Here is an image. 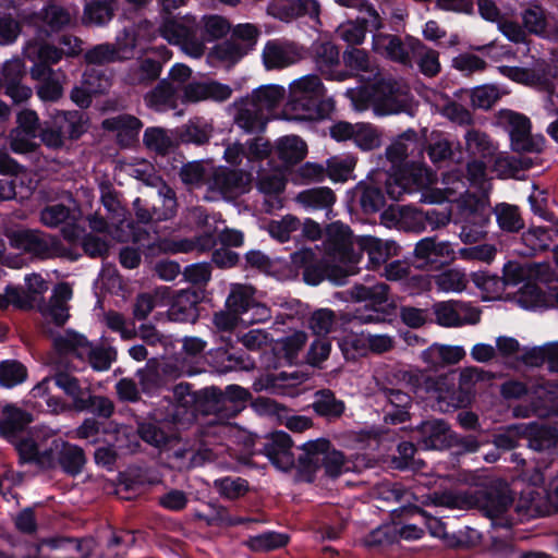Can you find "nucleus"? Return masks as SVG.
<instances>
[{
    "label": "nucleus",
    "mask_w": 558,
    "mask_h": 558,
    "mask_svg": "<svg viewBox=\"0 0 558 558\" xmlns=\"http://www.w3.org/2000/svg\"><path fill=\"white\" fill-rule=\"evenodd\" d=\"M430 504L448 509H477L493 521L500 520V525H510L507 512L513 504V497L507 485L492 483L463 492L446 490L428 496Z\"/></svg>",
    "instance_id": "1"
},
{
    "label": "nucleus",
    "mask_w": 558,
    "mask_h": 558,
    "mask_svg": "<svg viewBox=\"0 0 558 558\" xmlns=\"http://www.w3.org/2000/svg\"><path fill=\"white\" fill-rule=\"evenodd\" d=\"M325 94L326 88L317 75L296 78L289 85L286 111L296 120L323 119L333 108L331 99H324Z\"/></svg>",
    "instance_id": "2"
},
{
    "label": "nucleus",
    "mask_w": 558,
    "mask_h": 558,
    "mask_svg": "<svg viewBox=\"0 0 558 558\" xmlns=\"http://www.w3.org/2000/svg\"><path fill=\"white\" fill-rule=\"evenodd\" d=\"M402 379L414 390H424L434 398L440 411L447 412L470 403L468 393L457 389L453 378L449 375L432 377L420 369H414L404 372Z\"/></svg>",
    "instance_id": "3"
},
{
    "label": "nucleus",
    "mask_w": 558,
    "mask_h": 558,
    "mask_svg": "<svg viewBox=\"0 0 558 558\" xmlns=\"http://www.w3.org/2000/svg\"><path fill=\"white\" fill-rule=\"evenodd\" d=\"M52 384L59 387L71 399L72 409L78 412L87 410V401L90 400L89 388L83 387L78 379L72 375L59 372L53 378H44L32 389L33 398L43 399L49 412L60 413L66 409L65 403L61 399L50 396V387Z\"/></svg>",
    "instance_id": "4"
},
{
    "label": "nucleus",
    "mask_w": 558,
    "mask_h": 558,
    "mask_svg": "<svg viewBox=\"0 0 558 558\" xmlns=\"http://www.w3.org/2000/svg\"><path fill=\"white\" fill-rule=\"evenodd\" d=\"M302 451L298 461L300 469L306 473L312 474L323 468L327 476L335 478L351 469L343 453L332 448L328 439L307 441L302 446Z\"/></svg>",
    "instance_id": "5"
},
{
    "label": "nucleus",
    "mask_w": 558,
    "mask_h": 558,
    "mask_svg": "<svg viewBox=\"0 0 558 558\" xmlns=\"http://www.w3.org/2000/svg\"><path fill=\"white\" fill-rule=\"evenodd\" d=\"M327 250L333 259L343 266H333L328 276L336 284H343L345 278L356 274L359 256L352 250V234L348 226L337 221L327 227Z\"/></svg>",
    "instance_id": "6"
},
{
    "label": "nucleus",
    "mask_w": 558,
    "mask_h": 558,
    "mask_svg": "<svg viewBox=\"0 0 558 558\" xmlns=\"http://www.w3.org/2000/svg\"><path fill=\"white\" fill-rule=\"evenodd\" d=\"M56 350L62 355H73L87 361L96 371H106L116 360V350L95 347L84 336L74 331H65L53 339Z\"/></svg>",
    "instance_id": "7"
},
{
    "label": "nucleus",
    "mask_w": 558,
    "mask_h": 558,
    "mask_svg": "<svg viewBox=\"0 0 558 558\" xmlns=\"http://www.w3.org/2000/svg\"><path fill=\"white\" fill-rule=\"evenodd\" d=\"M351 296L359 301H369L356 307L350 313H340L339 319L343 324L357 323L360 325L380 324L386 320L385 312L379 307L388 300V287L385 283H378L373 287L355 286L351 290Z\"/></svg>",
    "instance_id": "8"
},
{
    "label": "nucleus",
    "mask_w": 558,
    "mask_h": 558,
    "mask_svg": "<svg viewBox=\"0 0 558 558\" xmlns=\"http://www.w3.org/2000/svg\"><path fill=\"white\" fill-rule=\"evenodd\" d=\"M498 123L508 133L513 151L539 154L544 150L545 137L541 134H532V123L526 116L504 109L498 113Z\"/></svg>",
    "instance_id": "9"
},
{
    "label": "nucleus",
    "mask_w": 558,
    "mask_h": 558,
    "mask_svg": "<svg viewBox=\"0 0 558 558\" xmlns=\"http://www.w3.org/2000/svg\"><path fill=\"white\" fill-rule=\"evenodd\" d=\"M63 439L44 430H34L16 444L20 458L24 462L36 464L40 469L50 470L58 465Z\"/></svg>",
    "instance_id": "10"
},
{
    "label": "nucleus",
    "mask_w": 558,
    "mask_h": 558,
    "mask_svg": "<svg viewBox=\"0 0 558 558\" xmlns=\"http://www.w3.org/2000/svg\"><path fill=\"white\" fill-rule=\"evenodd\" d=\"M12 247L38 259H52L68 255V248L49 233L38 230L14 231L9 235Z\"/></svg>",
    "instance_id": "11"
},
{
    "label": "nucleus",
    "mask_w": 558,
    "mask_h": 558,
    "mask_svg": "<svg viewBox=\"0 0 558 558\" xmlns=\"http://www.w3.org/2000/svg\"><path fill=\"white\" fill-rule=\"evenodd\" d=\"M251 183V171L226 167L213 168L207 179L208 195L205 198L209 201H215L218 197L233 199L246 193Z\"/></svg>",
    "instance_id": "12"
},
{
    "label": "nucleus",
    "mask_w": 558,
    "mask_h": 558,
    "mask_svg": "<svg viewBox=\"0 0 558 558\" xmlns=\"http://www.w3.org/2000/svg\"><path fill=\"white\" fill-rule=\"evenodd\" d=\"M410 102V88L401 81L381 80L373 85L372 107L377 116L403 111Z\"/></svg>",
    "instance_id": "13"
},
{
    "label": "nucleus",
    "mask_w": 558,
    "mask_h": 558,
    "mask_svg": "<svg viewBox=\"0 0 558 558\" xmlns=\"http://www.w3.org/2000/svg\"><path fill=\"white\" fill-rule=\"evenodd\" d=\"M250 393L246 389L230 385L226 391L217 388H207L203 391L204 413H214L220 418L233 417L240 411L239 402L247 400Z\"/></svg>",
    "instance_id": "14"
},
{
    "label": "nucleus",
    "mask_w": 558,
    "mask_h": 558,
    "mask_svg": "<svg viewBox=\"0 0 558 558\" xmlns=\"http://www.w3.org/2000/svg\"><path fill=\"white\" fill-rule=\"evenodd\" d=\"M135 46V37L131 32L124 29L123 38L119 36L114 44L96 45L85 52L84 58L88 64L105 65L130 59Z\"/></svg>",
    "instance_id": "15"
},
{
    "label": "nucleus",
    "mask_w": 558,
    "mask_h": 558,
    "mask_svg": "<svg viewBox=\"0 0 558 558\" xmlns=\"http://www.w3.org/2000/svg\"><path fill=\"white\" fill-rule=\"evenodd\" d=\"M414 258L417 268L437 270L454 259V250L449 242L428 236L416 243Z\"/></svg>",
    "instance_id": "16"
},
{
    "label": "nucleus",
    "mask_w": 558,
    "mask_h": 558,
    "mask_svg": "<svg viewBox=\"0 0 558 558\" xmlns=\"http://www.w3.org/2000/svg\"><path fill=\"white\" fill-rule=\"evenodd\" d=\"M529 447L539 457L538 468H547L558 457V435L553 428L526 425L523 430Z\"/></svg>",
    "instance_id": "17"
},
{
    "label": "nucleus",
    "mask_w": 558,
    "mask_h": 558,
    "mask_svg": "<svg viewBox=\"0 0 558 558\" xmlns=\"http://www.w3.org/2000/svg\"><path fill=\"white\" fill-rule=\"evenodd\" d=\"M544 476L537 471L532 477V484L527 485L520 495L517 509L524 512L529 517L549 515V501L546 499L545 489L539 485L543 484Z\"/></svg>",
    "instance_id": "18"
},
{
    "label": "nucleus",
    "mask_w": 558,
    "mask_h": 558,
    "mask_svg": "<svg viewBox=\"0 0 558 558\" xmlns=\"http://www.w3.org/2000/svg\"><path fill=\"white\" fill-rule=\"evenodd\" d=\"M303 59V50L294 43L271 40L263 50V61L268 70L283 69Z\"/></svg>",
    "instance_id": "19"
},
{
    "label": "nucleus",
    "mask_w": 558,
    "mask_h": 558,
    "mask_svg": "<svg viewBox=\"0 0 558 558\" xmlns=\"http://www.w3.org/2000/svg\"><path fill=\"white\" fill-rule=\"evenodd\" d=\"M232 89L216 81H195L183 87L182 102H199L205 100L225 101L231 97Z\"/></svg>",
    "instance_id": "20"
},
{
    "label": "nucleus",
    "mask_w": 558,
    "mask_h": 558,
    "mask_svg": "<svg viewBox=\"0 0 558 558\" xmlns=\"http://www.w3.org/2000/svg\"><path fill=\"white\" fill-rule=\"evenodd\" d=\"M292 440L284 432H276L270 435L264 447V452L270 462L279 470H290L295 462L291 451Z\"/></svg>",
    "instance_id": "21"
},
{
    "label": "nucleus",
    "mask_w": 558,
    "mask_h": 558,
    "mask_svg": "<svg viewBox=\"0 0 558 558\" xmlns=\"http://www.w3.org/2000/svg\"><path fill=\"white\" fill-rule=\"evenodd\" d=\"M234 124L247 134L262 133L265 131L269 117L255 102L247 98L236 104Z\"/></svg>",
    "instance_id": "22"
},
{
    "label": "nucleus",
    "mask_w": 558,
    "mask_h": 558,
    "mask_svg": "<svg viewBox=\"0 0 558 558\" xmlns=\"http://www.w3.org/2000/svg\"><path fill=\"white\" fill-rule=\"evenodd\" d=\"M287 180L282 171L272 170L259 173L256 182L257 190L265 195L266 211L282 207L280 195L286 189Z\"/></svg>",
    "instance_id": "23"
},
{
    "label": "nucleus",
    "mask_w": 558,
    "mask_h": 558,
    "mask_svg": "<svg viewBox=\"0 0 558 558\" xmlns=\"http://www.w3.org/2000/svg\"><path fill=\"white\" fill-rule=\"evenodd\" d=\"M417 445L423 449H441L451 438L449 425L442 420H428L417 427Z\"/></svg>",
    "instance_id": "24"
},
{
    "label": "nucleus",
    "mask_w": 558,
    "mask_h": 558,
    "mask_svg": "<svg viewBox=\"0 0 558 558\" xmlns=\"http://www.w3.org/2000/svg\"><path fill=\"white\" fill-rule=\"evenodd\" d=\"M198 295L195 291L181 290L175 295L171 293L168 303V317L172 322L194 323L197 318Z\"/></svg>",
    "instance_id": "25"
},
{
    "label": "nucleus",
    "mask_w": 558,
    "mask_h": 558,
    "mask_svg": "<svg viewBox=\"0 0 558 558\" xmlns=\"http://www.w3.org/2000/svg\"><path fill=\"white\" fill-rule=\"evenodd\" d=\"M72 288L69 283L58 284L49 300V303L41 308V314L58 326H62L69 319L68 302L72 298Z\"/></svg>",
    "instance_id": "26"
},
{
    "label": "nucleus",
    "mask_w": 558,
    "mask_h": 558,
    "mask_svg": "<svg viewBox=\"0 0 558 558\" xmlns=\"http://www.w3.org/2000/svg\"><path fill=\"white\" fill-rule=\"evenodd\" d=\"M313 59L317 70L327 78L344 80V74L335 71V68L339 65L340 56L337 46L332 43L324 41L314 44Z\"/></svg>",
    "instance_id": "27"
},
{
    "label": "nucleus",
    "mask_w": 558,
    "mask_h": 558,
    "mask_svg": "<svg viewBox=\"0 0 558 558\" xmlns=\"http://www.w3.org/2000/svg\"><path fill=\"white\" fill-rule=\"evenodd\" d=\"M49 547L48 558H87L92 554L90 541H78L72 538L47 539Z\"/></svg>",
    "instance_id": "28"
},
{
    "label": "nucleus",
    "mask_w": 558,
    "mask_h": 558,
    "mask_svg": "<svg viewBox=\"0 0 558 558\" xmlns=\"http://www.w3.org/2000/svg\"><path fill=\"white\" fill-rule=\"evenodd\" d=\"M171 299L169 287H159L149 293H141L133 304V316L137 320H144L156 307L168 306Z\"/></svg>",
    "instance_id": "29"
},
{
    "label": "nucleus",
    "mask_w": 558,
    "mask_h": 558,
    "mask_svg": "<svg viewBox=\"0 0 558 558\" xmlns=\"http://www.w3.org/2000/svg\"><path fill=\"white\" fill-rule=\"evenodd\" d=\"M426 525L433 536L442 538L449 547H464L480 542V534L473 529L461 531L459 537L450 536L446 532L445 524L437 518L426 517Z\"/></svg>",
    "instance_id": "30"
},
{
    "label": "nucleus",
    "mask_w": 558,
    "mask_h": 558,
    "mask_svg": "<svg viewBox=\"0 0 558 558\" xmlns=\"http://www.w3.org/2000/svg\"><path fill=\"white\" fill-rule=\"evenodd\" d=\"M359 246L362 252L368 256L372 268H377L387 259L397 254V246L393 242L383 241L374 236H362L359 240Z\"/></svg>",
    "instance_id": "31"
},
{
    "label": "nucleus",
    "mask_w": 558,
    "mask_h": 558,
    "mask_svg": "<svg viewBox=\"0 0 558 558\" xmlns=\"http://www.w3.org/2000/svg\"><path fill=\"white\" fill-rule=\"evenodd\" d=\"M195 21V17L190 15L182 17H177L172 14L162 15L160 17L158 32L169 44L178 45L182 41V38L187 34Z\"/></svg>",
    "instance_id": "32"
},
{
    "label": "nucleus",
    "mask_w": 558,
    "mask_h": 558,
    "mask_svg": "<svg viewBox=\"0 0 558 558\" xmlns=\"http://www.w3.org/2000/svg\"><path fill=\"white\" fill-rule=\"evenodd\" d=\"M312 408L317 415L328 421H335L342 416L345 404L342 400L337 399L331 390L322 389L315 392Z\"/></svg>",
    "instance_id": "33"
},
{
    "label": "nucleus",
    "mask_w": 558,
    "mask_h": 558,
    "mask_svg": "<svg viewBox=\"0 0 558 558\" xmlns=\"http://www.w3.org/2000/svg\"><path fill=\"white\" fill-rule=\"evenodd\" d=\"M464 140L466 151L474 157L488 159L494 158L497 153V144L485 132L471 129L465 133Z\"/></svg>",
    "instance_id": "34"
},
{
    "label": "nucleus",
    "mask_w": 558,
    "mask_h": 558,
    "mask_svg": "<svg viewBox=\"0 0 558 558\" xmlns=\"http://www.w3.org/2000/svg\"><path fill=\"white\" fill-rule=\"evenodd\" d=\"M295 199L307 210L330 211L336 202V195L329 187H314L300 192Z\"/></svg>",
    "instance_id": "35"
},
{
    "label": "nucleus",
    "mask_w": 558,
    "mask_h": 558,
    "mask_svg": "<svg viewBox=\"0 0 558 558\" xmlns=\"http://www.w3.org/2000/svg\"><path fill=\"white\" fill-rule=\"evenodd\" d=\"M383 393L392 408L387 411L386 421L392 424L407 421L409 418V408L412 404L411 396L401 390L391 388L383 389Z\"/></svg>",
    "instance_id": "36"
},
{
    "label": "nucleus",
    "mask_w": 558,
    "mask_h": 558,
    "mask_svg": "<svg viewBox=\"0 0 558 558\" xmlns=\"http://www.w3.org/2000/svg\"><path fill=\"white\" fill-rule=\"evenodd\" d=\"M390 217L395 225L402 230L411 232H422L426 229L424 223V211L410 206H402L385 214V218Z\"/></svg>",
    "instance_id": "37"
},
{
    "label": "nucleus",
    "mask_w": 558,
    "mask_h": 558,
    "mask_svg": "<svg viewBox=\"0 0 558 558\" xmlns=\"http://www.w3.org/2000/svg\"><path fill=\"white\" fill-rule=\"evenodd\" d=\"M177 92L178 86L172 85L168 80H162L145 95L144 100L149 108L162 111L175 107Z\"/></svg>",
    "instance_id": "38"
},
{
    "label": "nucleus",
    "mask_w": 558,
    "mask_h": 558,
    "mask_svg": "<svg viewBox=\"0 0 558 558\" xmlns=\"http://www.w3.org/2000/svg\"><path fill=\"white\" fill-rule=\"evenodd\" d=\"M142 126V122L136 117L130 114H119L108 118L102 122L105 130L117 132L120 141L123 142L125 138L126 143L137 136Z\"/></svg>",
    "instance_id": "39"
},
{
    "label": "nucleus",
    "mask_w": 558,
    "mask_h": 558,
    "mask_svg": "<svg viewBox=\"0 0 558 558\" xmlns=\"http://www.w3.org/2000/svg\"><path fill=\"white\" fill-rule=\"evenodd\" d=\"M32 422L27 412L13 405H5L0 412V432L12 438Z\"/></svg>",
    "instance_id": "40"
},
{
    "label": "nucleus",
    "mask_w": 558,
    "mask_h": 558,
    "mask_svg": "<svg viewBox=\"0 0 558 558\" xmlns=\"http://www.w3.org/2000/svg\"><path fill=\"white\" fill-rule=\"evenodd\" d=\"M53 117L69 140H77L88 130V119L81 111H58Z\"/></svg>",
    "instance_id": "41"
},
{
    "label": "nucleus",
    "mask_w": 558,
    "mask_h": 558,
    "mask_svg": "<svg viewBox=\"0 0 558 558\" xmlns=\"http://www.w3.org/2000/svg\"><path fill=\"white\" fill-rule=\"evenodd\" d=\"M501 73L510 80L537 88H548V77L543 68L525 69L502 66Z\"/></svg>",
    "instance_id": "42"
},
{
    "label": "nucleus",
    "mask_w": 558,
    "mask_h": 558,
    "mask_svg": "<svg viewBox=\"0 0 558 558\" xmlns=\"http://www.w3.org/2000/svg\"><path fill=\"white\" fill-rule=\"evenodd\" d=\"M418 149L416 133L408 131L387 147L386 156L392 165L401 166L409 155Z\"/></svg>",
    "instance_id": "43"
},
{
    "label": "nucleus",
    "mask_w": 558,
    "mask_h": 558,
    "mask_svg": "<svg viewBox=\"0 0 558 558\" xmlns=\"http://www.w3.org/2000/svg\"><path fill=\"white\" fill-rule=\"evenodd\" d=\"M374 497L378 500L400 504L402 507L411 505L417 498L411 490L405 489L399 483H380L374 488Z\"/></svg>",
    "instance_id": "44"
},
{
    "label": "nucleus",
    "mask_w": 558,
    "mask_h": 558,
    "mask_svg": "<svg viewBox=\"0 0 558 558\" xmlns=\"http://www.w3.org/2000/svg\"><path fill=\"white\" fill-rule=\"evenodd\" d=\"M490 218V208L475 197L466 198L460 208L461 223L486 227Z\"/></svg>",
    "instance_id": "45"
},
{
    "label": "nucleus",
    "mask_w": 558,
    "mask_h": 558,
    "mask_svg": "<svg viewBox=\"0 0 558 558\" xmlns=\"http://www.w3.org/2000/svg\"><path fill=\"white\" fill-rule=\"evenodd\" d=\"M255 288L248 284H232L230 294L226 301L227 308L234 311L240 316L250 313L255 305Z\"/></svg>",
    "instance_id": "46"
},
{
    "label": "nucleus",
    "mask_w": 558,
    "mask_h": 558,
    "mask_svg": "<svg viewBox=\"0 0 558 558\" xmlns=\"http://www.w3.org/2000/svg\"><path fill=\"white\" fill-rule=\"evenodd\" d=\"M276 149L281 160L287 163H296L306 156L307 145L296 135H288L277 141Z\"/></svg>",
    "instance_id": "47"
},
{
    "label": "nucleus",
    "mask_w": 558,
    "mask_h": 558,
    "mask_svg": "<svg viewBox=\"0 0 558 558\" xmlns=\"http://www.w3.org/2000/svg\"><path fill=\"white\" fill-rule=\"evenodd\" d=\"M86 463L84 450L73 444L63 440V448L60 450L58 465L69 475H77Z\"/></svg>",
    "instance_id": "48"
},
{
    "label": "nucleus",
    "mask_w": 558,
    "mask_h": 558,
    "mask_svg": "<svg viewBox=\"0 0 558 558\" xmlns=\"http://www.w3.org/2000/svg\"><path fill=\"white\" fill-rule=\"evenodd\" d=\"M286 90L282 86L268 85L259 87L254 90L250 97L251 101L255 102L256 107L269 117V113L280 104L283 99Z\"/></svg>",
    "instance_id": "49"
},
{
    "label": "nucleus",
    "mask_w": 558,
    "mask_h": 558,
    "mask_svg": "<svg viewBox=\"0 0 558 558\" xmlns=\"http://www.w3.org/2000/svg\"><path fill=\"white\" fill-rule=\"evenodd\" d=\"M35 23H41L48 26L51 31H59L71 24L70 12L57 4H49L43 8L34 16Z\"/></svg>",
    "instance_id": "50"
},
{
    "label": "nucleus",
    "mask_w": 558,
    "mask_h": 558,
    "mask_svg": "<svg viewBox=\"0 0 558 558\" xmlns=\"http://www.w3.org/2000/svg\"><path fill=\"white\" fill-rule=\"evenodd\" d=\"M413 54L420 71L428 77L436 76L440 72L439 52L417 41L413 46Z\"/></svg>",
    "instance_id": "51"
},
{
    "label": "nucleus",
    "mask_w": 558,
    "mask_h": 558,
    "mask_svg": "<svg viewBox=\"0 0 558 558\" xmlns=\"http://www.w3.org/2000/svg\"><path fill=\"white\" fill-rule=\"evenodd\" d=\"M398 539V526L384 524L363 538V545L369 550H383Z\"/></svg>",
    "instance_id": "52"
},
{
    "label": "nucleus",
    "mask_w": 558,
    "mask_h": 558,
    "mask_svg": "<svg viewBox=\"0 0 558 558\" xmlns=\"http://www.w3.org/2000/svg\"><path fill=\"white\" fill-rule=\"evenodd\" d=\"M533 165L530 158L514 157L507 154H497L494 159V169L500 177H514L519 171L529 169Z\"/></svg>",
    "instance_id": "53"
},
{
    "label": "nucleus",
    "mask_w": 558,
    "mask_h": 558,
    "mask_svg": "<svg viewBox=\"0 0 558 558\" xmlns=\"http://www.w3.org/2000/svg\"><path fill=\"white\" fill-rule=\"evenodd\" d=\"M343 61L352 70L368 73V78L378 74L377 65L369 59L368 53L359 48H349L343 53Z\"/></svg>",
    "instance_id": "54"
},
{
    "label": "nucleus",
    "mask_w": 558,
    "mask_h": 558,
    "mask_svg": "<svg viewBox=\"0 0 558 558\" xmlns=\"http://www.w3.org/2000/svg\"><path fill=\"white\" fill-rule=\"evenodd\" d=\"M435 283L438 290L442 292H462L466 289L469 279L464 271L451 268L435 277Z\"/></svg>",
    "instance_id": "55"
},
{
    "label": "nucleus",
    "mask_w": 558,
    "mask_h": 558,
    "mask_svg": "<svg viewBox=\"0 0 558 558\" xmlns=\"http://www.w3.org/2000/svg\"><path fill=\"white\" fill-rule=\"evenodd\" d=\"M145 146L159 155L168 154L173 147V140L169 132L162 128H148L144 132Z\"/></svg>",
    "instance_id": "56"
},
{
    "label": "nucleus",
    "mask_w": 558,
    "mask_h": 558,
    "mask_svg": "<svg viewBox=\"0 0 558 558\" xmlns=\"http://www.w3.org/2000/svg\"><path fill=\"white\" fill-rule=\"evenodd\" d=\"M161 73V63L153 59H144L141 63L131 70L129 82L133 85H147L159 77Z\"/></svg>",
    "instance_id": "57"
},
{
    "label": "nucleus",
    "mask_w": 558,
    "mask_h": 558,
    "mask_svg": "<svg viewBox=\"0 0 558 558\" xmlns=\"http://www.w3.org/2000/svg\"><path fill=\"white\" fill-rule=\"evenodd\" d=\"M375 47L391 60L400 63L409 61L408 52L402 41L393 35H378L375 37Z\"/></svg>",
    "instance_id": "58"
},
{
    "label": "nucleus",
    "mask_w": 558,
    "mask_h": 558,
    "mask_svg": "<svg viewBox=\"0 0 558 558\" xmlns=\"http://www.w3.org/2000/svg\"><path fill=\"white\" fill-rule=\"evenodd\" d=\"M522 241L531 253L545 251L554 242V230L545 227H532L522 234Z\"/></svg>",
    "instance_id": "59"
},
{
    "label": "nucleus",
    "mask_w": 558,
    "mask_h": 558,
    "mask_svg": "<svg viewBox=\"0 0 558 558\" xmlns=\"http://www.w3.org/2000/svg\"><path fill=\"white\" fill-rule=\"evenodd\" d=\"M213 167H206L202 162H189L180 170L182 182L191 189L207 186V179Z\"/></svg>",
    "instance_id": "60"
},
{
    "label": "nucleus",
    "mask_w": 558,
    "mask_h": 558,
    "mask_svg": "<svg viewBox=\"0 0 558 558\" xmlns=\"http://www.w3.org/2000/svg\"><path fill=\"white\" fill-rule=\"evenodd\" d=\"M495 214L497 222L502 230L517 232L523 228V220L517 206L509 204L497 205Z\"/></svg>",
    "instance_id": "61"
},
{
    "label": "nucleus",
    "mask_w": 558,
    "mask_h": 558,
    "mask_svg": "<svg viewBox=\"0 0 558 558\" xmlns=\"http://www.w3.org/2000/svg\"><path fill=\"white\" fill-rule=\"evenodd\" d=\"M410 179L413 192L426 189L436 182L435 173L422 163L407 165L400 169Z\"/></svg>",
    "instance_id": "62"
},
{
    "label": "nucleus",
    "mask_w": 558,
    "mask_h": 558,
    "mask_svg": "<svg viewBox=\"0 0 558 558\" xmlns=\"http://www.w3.org/2000/svg\"><path fill=\"white\" fill-rule=\"evenodd\" d=\"M337 315L329 308L315 311L308 320L311 330L317 336H326L336 329Z\"/></svg>",
    "instance_id": "63"
},
{
    "label": "nucleus",
    "mask_w": 558,
    "mask_h": 558,
    "mask_svg": "<svg viewBox=\"0 0 558 558\" xmlns=\"http://www.w3.org/2000/svg\"><path fill=\"white\" fill-rule=\"evenodd\" d=\"M26 57L32 61H41L49 65L60 62L64 57L59 47L44 43L40 45H28Z\"/></svg>",
    "instance_id": "64"
}]
</instances>
